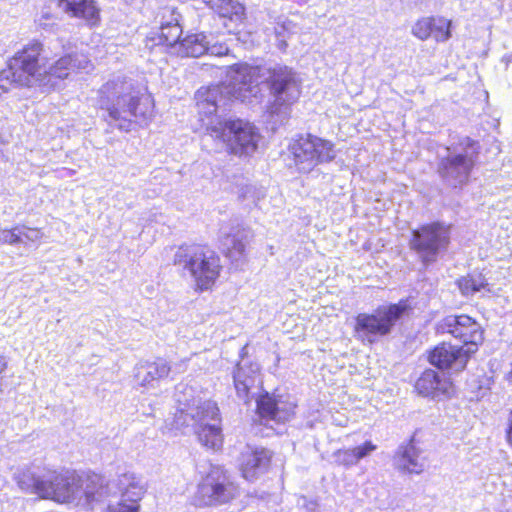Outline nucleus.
Here are the masks:
<instances>
[{
	"instance_id": "1",
	"label": "nucleus",
	"mask_w": 512,
	"mask_h": 512,
	"mask_svg": "<svg viewBox=\"0 0 512 512\" xmlns=\"http://www.w3.org/2000/svg\"><path fill=\"white\" fill-rule=\"evenodd\" d=\"M13 478L24 493L60 503L84 497L90 509L100 507L103 512H139L138 502L146 492L142 477L133 472L123 473L106 484L100 475L93 474L87 477L83 488L74 473L47 468H25Z\"/></svg>"
},
{
	"instance_id": "2",
	"label": "nucleus",
	"mask_w": 512,
	"mask_h": 512,
	"mask_svg": "<svg viewBox=\"0 0 512 512\" xmlns=\"http://www.w3.org/2000/svg\"><path fill=\"white\" fill-rule=\"evenodd\" d=\"M259 93L257 68L246 64L231 66L226 80L221 84L200 88L195 99L202 125L206 129L204 137L214 139L235 155L254 153L260 139L257 128L250 122L226 116L234 100L252 104Z\"/></svg>"
},
{
	"instance_id": "3",
	"label": "nucleus",
	"mask_w": 512,
	"mask_h": 512,
	"mask_svg": "<svg viewBox=\"0 0 512 512\" xmlns=\"http://www.w3.org/2000/svg\"><path fill=\"white\" fill-rule=\"evenodd\" d=\"M97 104L106 111L105 121L121 131H130L133 122L146 124L153 116L150 95L141 94L132 80L120 76L106 82L98 91Z\"/></svg>"
},
{
	"instance_id": "4",
	"label": "nucleus",
	"mask_w": 512,
	"mask_h": 512,
	"mask_svg": "<svg viewBox=\"0 0 512 512\" xmlns=\"http://www.w3.org/2000/svg\"><path fill=\"white\" fill-rule=\"evenodd\" d=\"M438 334H449L463 345L442 343L430 353L428 360L440 370L462 371L471 354L475 353L483 342L481 326L468 315H449L437 323Z\"/></svg>"
},
{
	"instance_id": "5",
	"label": "nucleus",
	"mask_w": 512,
	"mask_h": 512,
	"mask_svg": "<svg viewBox=\"0 0 512 512\" xmlns=\"http://www.w3.org/2000/svg\"><path fill=\"white\" fill-rule=\"evenodd\" d=\"M447 154L439 159L437 172L445 185L462 188L469 182L480 154L477 141L464 137L446 148Z\"/></svg>"
},
{
	"instance_id": "6",
	"label": "nucleus",
	"mask_w": 512,
	"mask_h": 512,
	"mask_svg": "<svg viewBox=\"0 0 512 512\" xmlns=\"http://www.w3.org/2000/svg\"><path fill=\"white\" fill-rule=\"evenodd\" d=\"M173 264L187 272L200 290L211 288L222 269L219 256L208 247L197 244L178 247Z\"/></svg>"
},
{
	"instance_id": "7",
	"label": "nucleus",
	"mask_w": 512,
	"mask_h": 512,
	"mask_svg": "<svg viewBox=\"0 0 512 512\" xmlns=\"http://www.w3.org/2000/svg\"><path fill=\"white\" fill-rule=\"evenodd\" d=\"M268 83L273 100L269 103L267 111L272 116L280 117L282 121L287 118L290 106L300 96V80L287 66H276L269 70Z\"/></svg>"
},
{
	"instance_id": "8",
	"label": "nucleus",
	"mask_w": 512,
	"mask_h": 512,
	"mask_svg": "<svg viewBox=\"0 0 512 512\" xmlns=\"http://www.w3.org/2000/svg\"><path fill=\"white\" fill-rule=\"evenodd\" d=\"M410 309L408 300L402 299L395 304L381 305L373 313H360L356 317L355 330L360 337L373 343L376 337L390 334Z\"/></svg>"
},
{
	"instance_id": "9",
	"label": "nucleus",
	"mask_w": 512,
	"mask_h": 512,
	"mask_svg": "<svg viewBox=\"0 0 512 512\" xmlns=\"http://www.w3.org/2000/svg\"><path fill=\"white\" fill-rule=\"evenodd\" d=\"M450 235V225L439 221L432 222L412 231L409 246L417 254L421 263L428 267L448 249Z\"/></svg>"
},
{
	"instance_id": "10",
	"label": "nucleus",
	"mask_w": 512,
	"mask_h": 512,
	"mask_svg": "<svg viewBox=\"0 0 512 512\" xmlns=\"http://www.w3.org/2000/svg\"><path fill=\"white\" fill-rule=\"evenodd\" d=\"M175 399L179 405L176 414V423L194 428L210 423L220 422V411L216 402L212 400L201 401L193 396V389L179 384L176 387Z\"/></svg>"
},
{
	"instance_id": "11",
	"label": "nucleus",
	"mask_w": 512,
	"mask_h": 512,
	"mask_svg": "<svg viewBox=\"0 0 512 512\" xmlns=\"http://www.w3.org/2000/svg\"><path fill=\"white\" fill-rule=\"evenodd\" d=\"M291 152L298 170L303 173L335 158L333 144L311 134L301 135L296 139L291 145Z\"/></svg>"
},
{
	"instance_id": "12",
	"label": "nucleus",
	"mask_w": 512,
	"mask_h": 512,
	"mask_svg": "<svg viewBox=\"0 0 512 512\" xmlns=\"http://www.w3.org/2000/svg\"><path fill=\"white\" fill-rule=\"evenodd\" d=\"M41 45L32 42L24 46L8 61V70L0 71V81L7 80L19 86H30L35 81L38 68V56ZM7 91L0 84V94Z\"/></svg>"
},
{
	"instance_id": "13",
	"label": "nucleus",
	"mask_w": 512,
	"mask_h": 512,
	"mask_svg": "<svg viewBox=\"0 0 512 512\" xmlns=\"http://www.w3.org/2000/svg\"><path fill=\"white\" fill-rule=\"evenodd\" d=\"M237 495V487L229 480L221 467H212L198 485L195 502L199 506L225 504Z\"/></svg>"
},
{
	"instance_id": "14",
	"label": "nucleus",
	"mask_w": 512,
	"mask_h": 512,
	"mask_svg": "<svg viewBox=\"0 0 512 512\" xmlns=\"http://www.w3.org/2000/svg\"><path fill=\"white\" fill-rule=\"evenodd\" d=\"M36 42L38 43V41ZM39 44L42 46L40 42ZM40 52H42V49ZM42 59L41 53H39L35 81L29 87L38 84L43 87L55 88L58 81L68 78L71 72L84 71L88 73L93 69V64L84 54H74L61 57L49 67L48 71L44 70L43 72L41 64Z\"/></svg>"
},
{
	"instance_id": "15",
	"label": "nucleus",
	"mask_w": 512,
	"mask_h": 512,
	"mask_svg": "<svg viewBox=\"0 0 512 512\" xmlns=\"http://www.w3.org/2000/svg\"><path fill=\"white\" fill-rule=\"evenodd\" d=\"M150 40L156 42L157 46H167L172 53L181 56L199 57L205 53L211 52L212 54H225L228 49L220 46L219 48L213 46L209 47L208 42L205 40V34H155Z\"/></svg>"
},
{
	"instance_id": "16",
	"label": "nucleus",
	"mask_w": 512,
	"mask_h": 512,
	"mask_svg": "<svg viewBox=\"0 0 512 512\" xmlns=\"http://www.w3.org/2000/svg\"><path fill=\"white\" fill-rule=\"evenodd\" d=\"M393 464L402 473L419 475L427 468L428 458L425 451L417 446L412 438L407 443L399 445L393 457Z\"/></svg>"
},
{
	"instance_id": "17",
	"label": "nucleus",
	"mask_w": 512,
	"mask_h": 512,
	"mask_svg": "<svg viewBox=\"0 0 512 512\" xmlns=\"http://www.w3.org/2000/svg\"><path fill=\"white\" fill-rule=\"evenodd\" d=\"M233 382L237 396L246 401L251 389L261 383L260 365L253 361H238L233 370Z\"/></svg>"
},
{
	"instance_id": "18",
	"label": "nucleus",
	"mask_w": 512,
	"mask_h": 512,
	"mask_svg": "<svg viewBox=\"0 0 512 512\" xmlns=\"http://www.w3.org/2000/svg\"><path fill=\"white\" fill-rule=\"evenodd\" d=\"M58 7L71 17L83 20L88 28L100 24V9L95 0H58Z\"/></svg>"
},
{
	"instance_id": "19",
	"label": "nucleus",
	"mask_w": 512,
	"mask_h": 512,
	"mask_svg": "<svg viewBox=\"0 0 512 512\" xmlns=\"http://www.w3.org/2000/svg\"><path fill=\"white\" fill-rule=\"evenodd\" d=\"M415 389L420 395L435 399L441 396H449L452 383L438 372L427 369L416 381Z\"/></svg>"
},
{
	"instance_id": "20",
	"label": "nucleus",
	"mask_w": 512,
	"mask_h": 512,
	"mask_svg": "<svg viewBox=\"0 0 512 512\" xmlns=\"http://www.w3.org/2000/svg\"><path fill=\"white\" fill-rule=\"evenodd\" d=\"M271 460L270 451L265 448L247 450L241 455L240 469L243 477L248 481L255 480L269 467Z\"/></svg>"
},
{
	"instance_id": "21",
	"label": "nucleus",
	"mask_w": 512,
	"mask_h": 512,
	"mask_svg": "<svg viewBox=\"0 0 512 512\" xmlns=\"http://www.w3.org/2000/svg\"><path fill=\"white\" fill-rule=\"evenodd\" d=\"M295 406L276 400L269 394L257 399V412L261 419L275 422H285L294 414Z\"/></svg>"
},
{
	"instance_id": "22",
	"label": "nucleus",
	"mask_w": 512,
	"mask_h": 512,
	"mask_svg": "<svg viewBox=\"0 0 512 512\" xmlns=\"http://www.w3.org/2000/svg\"><path fill=\"white\" fill-rule=\"evenodd\" d=\"M171 372V366L163 358H157L153 362H140L135 367V379L139 385L146 387L154 381L166 378Z\"/></svg>"
},
{
	"instance_id": "23",
	"label": "nucleus",
	"mask_w": 512,
	"mask_h": 512,
	"mask_svg": "<svg viewBox=\"0 0 512 512\" xmlns=\"http://www.w3.org/2000/svg\"><path fill=\"white\" fill-rule=\"evenodd\" d=\"M377 449V446L371 441H366L362 445L350 448L339 449L333 453L334 461L337 465L352 467L356 465L361 459L370 455Z\"/></svg>"
},
{
	"instance_id": "24",
	"label": "nucleus",
	"mask_w": 512,
	"mask_h": 512,
	"mask_svg": "<svg viewBox=\"0 0 512 512\" xmlns=\"http://www.w3.org/2000/svg\"><path fill=\"white\" fill-rule=\"evenodd\" d=\"M457 286L463 296L471 297L477 293L483 296L490 293L491 289L485 277L481 273L469 274L457 280Z\"/></svg>"
},
{
	"instance_id": "25",
	"label": "nucleus",
	"mask_w": 512,
	"mask_h": 512,
	"mask_svg": "<svg viewBox=\"0 0 512 512\" xmlns=\"http://www.w3.org/2000/svg\"><path fill=\"white\" fill-rule=\"evenodd\" d=\"M205 4L215 10L221 17L234 21H241L244 15V6L233 0H203Z\"/></svg>"
},
{
	"instance_id": "26",
	"label": "nucleus",
	"mask_w": 512,
	"mask_h": 512,
	"mask_svg": "<svg viewBox=\"0 0 512 512\" xmlns=\"http://www.w3.org/2000/svg\"><path fill=\"white\" fill-rule=\"evenodd\" d=\"M246 235L239 229L233 233L226 234L222 240V248L226 256L231 260H239L245 250Z\"/></svg>"
},
{
	"instance_id": "27",
	"label": "nucleus",
	"mask_w": 512,
	"mask_h": 512,
	"mask_svg": "<svg viewBox=\"0 0 512 512\" xmlns=\"http://www.w3.org/2000/svg\"><path fill=\"white\" fill-rule=\"evenodd\" d=\"M194 429L202 445L211 449H219L222 446V431L218 424L207 423Z\"/></svg>"
},
{
	"instance_id": "28",
	"label": "nucleus",
	"mask_w": 512,
	"mask_h": 512,
	"mask_svg": "<svg viewBox=\"0 0 512 512\" xmlns=\"http://www.w3.org/2000/svg\"><path fill=\"white\" fill-rule=\"evenodd\" d=\"M451 20L443 16H427L419 19L412 32H450Z\"/></svg>"
},
{
	"instance_id": "29",
	"label": "nucleus",
	"mask_w": 512,
	"mask_h": 512,
	"mask_svg": "<svg viewBox=\"0 0 512 512\" xmlns=\"http://www.w3.org/2000/svg\"><path fill=\"white\" fill-rule=\"evenodd\" d=\"M182 16L174 8L166 7L161 11L159 19V28L161 30H179L183 32V25L181 24Z\"/></svg>"
},
{
	"instance_id": "30",
	"label": "nucleus",
	"mask_w": 512,
	"mask_h": 512,
	"mask_svg": "<svg viewBox=\"0 0 512 512\" xmlns=\"http://www.w3.org/2000/svg\"><path fill=\"white\" fill-rule=\"evenodd\" d=\"M0 243L9 245L25 243L24 240L21 238L19 225H16L11 229L0 228Z\"/></svg>"
},
{
	"instance_id": "31",
	"label": "nucleus",
	"mask_w": 512,
	"mask_h": 512,
	"mask_svg": "<svg viewBox=\"0 0 512 512\" xmlns=\"http://www.w3.org/2000/svg\"><path fill=\"white\" fill-rule=\"evenodd\" d=\"M19 231L21 232V238L24 240V245L29 242H37L43 237V233L38 228H30L25 225H19Z\"/></svg>"
},
{
	"instance_id": "32",
	"label": "nucleus",
	"mask_w": 512,
	"mask_h": 512,
	"mask_svg": "<svg viewBox=\"0 0 512 512\" xmlns=\"http://www.w3.org/2000/svg\"><path fill=\"white\" fill-rule=\"evenodd\" d=\"M303 505L306 512H320L318 503L316 501L307 500L305 497H303Z\"/></svg>"
},
{
	"instance_id": "33",
	"label": "nucleus",
	"mask_w": 512,
	"mask_h": 512,
	"mask_svg": "<svg viewBox=\"0 0 512 512\" xmlns=\"http://www.w3.org/2000/svg\"><path fill=\"white\" fill-rule=\"evenodd\" d=\"M506 437L508 443L512 445V410L510 411L508 416V427L506 430Z\"/></svg>"
},
{
	"instance_id": "34",
	"label": "nucleus",
	"mask_w": 512,
	"mask_h": 512,
	"mask_svg": "<svg viewBox=\"0 0 512 512\" xmlns=\"http://www.w3.org/2000/svg\"><path fill=\"white\" fill-rule=\"evenodd\" d=\"M187 367V360H182L171 367L172 372L181 373L184 372Z\"/></svg>"
},
{
	"instance_id": "35",
	"label": "nucleus",
	"mask_w": 512,
	"mask_h": 512,
	"mask_svg": "<svg viewBox=\"0 0 512 512\" xmlns=\"http://www.w3.org/2000/svg\"><path fill=\"white\" fill-rule=\"evenodd\" d=\"M239 37H238V40L243 42V44H246L248 39L250 38V36L252 34H237Z\"/></svg>"
},
{
	"instance_id": "36",
	"label": "nucleus",
	"mask_w": 512,
	"mask_h": 512,
	"mask_svg": "<svg viewBox=\"0 0 512 512\" xmlns=\"http://www.w3.org/2000/svg\"><path fill=\"white\" fill-rule=\"evenodd\" d=\"M6 368V361L2 355H0V373H2Z\"/></svg>"
},
{
	"instance_id": "37",
	"label": "nucleus",
	"mask_w": 512,
	"mask_h": 512,
	"mask_svg": "<svg viewBox=\"0 0 512 512\" xmlns=\"http://www.w3.org/2000/svg\"><path fill=\"white\" fill-rule=\"evenodd\" d=\"M247 354V345H245L244 347H242L241 351H240V357H241V360L243 361H246L244 359L245 355Z\"/></svg>"
},
{
	"instance_id": "38",
	"label": "nucleus",
	"mask_w": 512,
	"mask_h": 512,
	"mask_svg": "<svg viewBox=\"0 0 512 512\" xmlns=\"http://www.w3.org/2000/svg\"><path fill=\"white\" fill-rule=\"evenodd\" d=\"M450 35L451 34H449V33L441 34V36H442L441 39L437 38V41H439V40L446 41L449 38Z\"/></svg>"
},
{
	"instance_id": "39",
	"label": "nucleus",
	"mask_w": 512,
	"mask_h": 512,
	"mask_svg": "<svg viewBox=\"0 0 512 512\" xmlns=\"http://www.w3.org/2000/svg\"><path fill=\"white\" fill-rule=\"evenodd\" d=\"M286 47V42L284 40H279V48L284 49Z\"/></svg>"
},
{
	"instance_id": "40",
	"label": "nucleus",
	"mask_w": 512,
	"mask_h": 512,
	"mask_svg": "<svg viewBox=\"0 0 512 512\" xmlns=\"http://www.w3.org/2000/svg\"><path fill=\"white\" fill-rule=\"evenodd\" d=\"M418 35H419V38H420L421 40H425V39H427V37H428L430 34L425 33V34H418Z\"/></svg>"
}]
</instances>
